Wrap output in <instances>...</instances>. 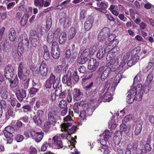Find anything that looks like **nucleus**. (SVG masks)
Listing matches in <instances>:
<instances>
[{
    "label": "nucleus",
    "mask_w": 154,
    "mask_h": 154,
    "mask_svg": "<svg viewBox=\"0 0 154 154\" xmlns=\"http://www.w3.org/2000/svg\"><path fill=\"white\" fill-rule=\"evenodd\" d=\"M110 80L108 81L105 84L104 88L105 93L104 94L100 97L98 99V101H103L104 102H109L112 99V95L111 93L115 90V88L110 87Z\"/></svg>",
    "instance_id": "f257e3e1"
},
{
    "label": "nucleus",
    "mask_w": 154,
    "mask_h": 154,
    "mask_svg": "<svg viewBox=\"0 0 154 154\" xmlns=\"http://www.w3.org/2000/svg\"><path fill=\"white\" fill-rule=\"evenodd\" d=\"M143 93V92H136L135 88H131L127 93V102L128 104H131L135 99L138 101L140 100L142 98Z\"/></svg>",
    "instance_id": "f03ea898"
},
{
    "label": "nucleus",
    "mask_w": 154,
    "mask_h": 154,
    "mask_svg": "<svg viewBox=\"0 0 154 154\" xmlns=\"http://www.w3.org/2000/svg\"><path fill=\"white\" fill-rule=\"evenodd\" d=\"M24 65L22 62L20 63L18 70V75L19 78L23 81H26L24 84V88L27 89L29 85V71L26 70L25 73H23V69Z\"/></svg>",
    "instance_id": "7ed1b4c3"
},
{
    "label": "nucleus",
    "mask_w": 154,
    "mask_h": 154,
    "mask_svg": "<svg viewBox=\"0 0 154 154\" xmlns=\"http://www.w3.org/2000/svg\"><path fill=\"white\" fill-rule=\"evenodd\" d=\"M61 138L63 139H67V134H57L53 138V143L55 146H57L59 149L62 148L63 147L62 141L61 140Z\"/></svg>",
    "instance_id": "20e7f679"
},
{
    "label": "nucleus",
    "mask_w": 154,
    "mask_h": 154,
    "mask_svg": "<svg viewBox=\"0 0 154 154\" xmlns=\"http://www.w3.org/2000/svg\"><path fill=\"white\" fill-rule=\"evenodd\" d=\"M14 70L13 67L11 65L9 64L6 66L4 69V74L7 79H10L13 77Z\"/></svg>",
    "instance_id": "39448f33"
},
{
    "label": "nucleus",
    "mask_w": 154,
    "mask_h": 154,
    "mask_svg": "<svg viewBox=\"0 0 154 154\" xmlns=\"http://www.w3.org/2000/svg\"><path fill=\"white\" fill-rule=\"evenodd\" d=\"M30 132L32 138L37 142H40L43 137L44 134L42 132H37L33 129L31 130Z\"/></svg>",
    "instance_id": "423d86ee"
},
{
    "label": "nucleus",
    "mask_w": 154,
    "mask_h": 154,
    "mask_svg": "<svg viewBox=\"0 0 154 154\" xmlns=\"http://www.w3.org/2000/svg\"><path fill=\"white\" fill-rule=\"evenodd\" d=\"M103 139L100 140L101 145H106L109 144V140L111 139V133L108 130H105L103 133Z\"/></svg>",
    "instance_id": "0eeeda50"
},
{
    "label": "nucleus",
    "mask_w": 154,
    "mask_h": 154,
    "mask_svg": "<svg viewBox=\"0 0 154 154\" xmlns=\"http://www.w3.org/2000/svg\"><path fill=\"white\" fill-rule=\"evenodd\" d=\"M131 54V53L130 52H128L124 55H120L119 56V58L120 57H121V61L119 67V69L121 70L122 69L125 65L128 58Z\"/></svg>",
    "instance_id": "6e6552de"
},
{
    "label": "nucleus",
    "mask_w": 154,
    "mask_h": 154,
    "mask_svg": "<svg viewBox=\"0 0 154 154\" xmlns=\"http://www.w3.org/2000/svg\"><path fill=\"white\" fill-rule=\"evenodd\" d=\"M63 120L64 122H66L63 123L61 125V130L62 131H67L68 127L72 125V123L71 122V121L72 120V118L70 116H67L63 118Z\"/></svg>",
    "instance_id": "1a4fd4ad"
},
{
    "label": "nucleus",
    "mask_w": 154,
    "mask_h": 154,
    "mask_svg": "<svg viewBox=\"0 0 154 154\" xmlns=\"http://www.w3.org/2000/svg\"><path fill=\"white\" fill-rule=\"evenodd\" d=\"M99 64V62L97 61L95 59L91 58L90 59L88 62V69L90 70V71L93 72L96 70Z\"/></svg>",
    "instance_id": "9d476101"
},
{
    "label": "nucleus",
    "mask_w": 154,
    "mask_h": 154,
    "mask_svg": "<svg viewBox=\"0 0 154 154\" xmlns=\"http://www.w3.org/2000/svg\"><path fill=\"white\" fill-rule=\"evenodd\" d=\"M97 48L95 46L90 47L85 49L82 53L81 55L86 58L92 55L96 50Z\"/></svg>",
    "instance_id": "9b49d317"
},
{
    "label": "nucleus",
    "mask_w": 154,
    "mask_h": 154,
    "mask_svg": "<svg viewBox=\"0 0 154 154\" xmlns=\"http://www.w3.org/2000/svg\"><path fill=\"white\" fill-rule=\"evenodd\" d=\"M109 29L107 28H104L102 29L101 31L99 33L97 38L98 40L100 42L104 41L106 38L108 36Z\"/></svg>",
    "instance_id": "f8f14e48"
},
{
    "label": "nucleus",
    "mask_w": 154,
    "mask_h": 154,
    "mask_svg": "<svg viewBox=\"0 0 154 154\" xmlns=\"http://www.w3.org/2000/svg\"><path fill=\"white\" fill-rule=\"evenodd\" d=\"M37 117L34 116L33 119L35 123L40 124L42 123V119L44 116V112L42 110H38L36 112Z\"/></svg>",
    "instance_id": "ddd939ff"
},
{
    "label": "nucleus",
    "mask_w": 154,
    "mask_h": 154,
    "mask_svg": "<svg viewBox=\"0 0 154 154\" xmlns=\"http://www.w3.org/2000/svg\"><path fill=\"white\" fill-rule=\"evenodd\" d=\"M15 94L17 99L20 101H22L23 98H24L26 96V93L25 90H22L21 92L19 87L17 86L15 90Z\"/></svg>",
    "instance_id": "4468645a"
},
{
    "label": "nucleus",
    "mask_w": 154,
    "mask_h": 154,
    "mask_svg": "<svg viewBox=\"0 0 154 154\" xmlns=\"http://www.w3.org/2000/svg\"><path fill=\"white\" fill-rule=\"evenodd\" d=\"M94 23L93 18L92 16L89 17L86 19L85 24L84 28L86 31L89 30L92 27Z\"/></svg>",
    "instance_id": "2eb2a0df"
},
{
    "label": "nucleus",
    "mask_w": 154,
    "mask_h": 154,
    "mask_svg": "<svg viewBox=\"0 0 154 154\" xmlns=\"http://www.w3.org/2000/svg\"><path fill=\"white\" fill-rule=\"evenodd\" d=\"M114 69L111 67L107 68L102 73L101 75V80L103 81L112 72L115 71Z\"/></svg>",
    "instance_id": "dca6fc26"
},
{
    "label": "nucleus",
    "mask_w": 154,
    "mask_h": 154,
    "mask_svg": "<svg viewBox=\"0 0 154 154\" xmlns=\"http://www.w3.org/2000/svg\"><path fill=\"white\" fill-rule=\"evenodd\" d=\"M57 80L56 76L52 73L50 74L49 78L46 82L45 87L46 88H50L53 84Z\"/></svg>",
    "instance_id": "f3484780"
},
{
    "label": "nucleus",
    "mask_w": 154,
    "mask_h": 154,
    "mask_svg": "<svg viewBox=\"0 0 154 154\" xmlns=\"http://www.w3.org/2000/svg\"><path fill=\"white\" fill-rule=\"evenodd\" d=\"M110 57L111 59L108 63L107 65L109 66L110 65L111 68H112V69H114V71H115V69L117 67V65L118 64L119 62L118 60L119 59L116 56H113L112 57V56H110Z\"/></svg>",
    "instance_id": "a211bd4d"
},
{
    "label": "nucleus",
    "mask_w": 154,
    "mask_h": 154,
    "mask_svg": "<svg viewBox=\"0 0 154 154\" xmlns=\"http://www.w3.org/2000/svg\"><path fill=\"white\" fill-rule=\"evenodd\" d=\"M39 72L42 76H45L48 73V69L46 64L42 62L39 67Z\"/></svg>",
    "instance_id": "6ab92c4d"
},
{
    "label": "nucleus",
    "mask_w": 154,
    "mask_h": 154,
    "mask_svg": "<svg viewBox=\"0 0 154 154\" xmlns=\"http://www.w3.org/2000/svg\"><path fill=\"white\" fill-rule=\"evenodd\" d=\"M122 72H120V71L115 76L114 82L111 87H113V88L114 87L115 88V89H116V86L119 82L120 80L122 77Z\"/></svg>",
    "instance_id": "aec40b11"
},
{
    "label": "nucleus",
    "mask_w": 154,
    "mask_h": 154,
    "mask_svg": "<svg viewBox=\"0 0 154 154\" xmlns=\"http://www.w3.org/2000/svg\"><path fill=\"white\" fill-rule=\"evenodd\" d=\"M73 98L76 101L79 100L82 96L83 94L81 91L76 88H75L73 92Z\"/></svg>",
    "instance_id": "412c9836"
},
{
    "label": "nucleus",
    "mask_w": 154,
    "mask_h": 154,
    "mask_svg": "<svg viewBox=\"0 0 154 154\" xmlns=\"http://www.w3.org/2000/svg\"><path fill=\"white\" fill-rule=\"evenodd\" d=\"M62 82L64 84H66L68 86H70L72 83L71 75L69 74L64 75Z\"/></svg>",
    "instance_id": "4be33fe9"
},
{
    "label": "nucleus",
    "mask_w": 154,
    "mask_h": 154,
    "mask_svg": "<svg viewBox=\"0 0 154 154\" xmlns=\"http://www.w3.org/2000/svg\"><path fill=\"white\" fill-rule=\"evenodd\" d=\"M9 38L11 41H14L16 37V33L14 29L12 28L9 31Z\"/></svg>",
    "instance_id": "5701e85b"
},
{
    "label": "nucleus",
    "mask_w": 154,
    "mask_h": 154,
    "mask_svg": "<svg viewBox=\"0 0 154 154\" xmlns=\"http://www.w3.org/2000/svg\"><path fill=\"white\" fill-rule=\"evenodd\" d=\"M142 123L141 122L137 123L134 128V133L136 135L139 134L142 130Z\"/></svg>",
    "instance_id": "b1692460"
},
{
    "label": "nucleus",
    "mask_w": 154,
    "mask_h": 154,
    "mask_svg": "<svg viewBox=\"0 0 154 154\" xmlns=\"http://www.w3.org/2000/svg\"><path fill=\"white\" fill-rule=\"evenodd\" d=\"M66 40V33L64 32H61L59 38V41L60 44H63Z\"/></svg>",
    "instance_id": "393cba45"
},
{
    "label": "nucleus",
    "mask_w": 154,
    "mask_h": 154,
    "mask_svg": "<svg viewBox=\"0 0 154 154\" xmlns=\"http://www.w3.org/2000/svg\"><path fill=\"white\" fill-rule=\"evenodd\" d=\"M138 144L137 143L135 142H131L127 146V148L128 149L134 151L137 149Z\"/></svg>",
    "instance_id": "a878e982"
},
{
    "label": "nucleus",
    "mask_w": 154,
    "mask_h": 154,
    "mask_svg": "<svg viewBox=\"0 0 154 154\" xmlns=\"http://www.w3.org/2000/svg\"><path fill=\"white\" fill-rule=\"evenodd\" d=\"M125 123H122L120 125V131L121 132H124L125 133H128L130 131L131 127H126Z\"/></svg>",
    "instance_id": "bb28decb"
},
{
    "label": "nucleus",
    "mask_w": 154,
    "mask_h": 154,
    "mask_svg": "<svg viewBox=\"0 0 154 154\" xmlns=\"http://www.w3.org/2000/svg\"><path fill=\"white\" fill-rule=\"evenodd\" d=\"M105 48H101L98 51L97 53V56L99 59H101L104 56L105 53Z\"/></svg>",
    "instance_id": "cd10ccee"
},
{
    "label": "nucleus",
    "mask_w": 154,
    "mask_h": 154,
    "mask_svg": "<svg viewBox=\"0 0 154 154\" xmlns=\"http://www.w3.org/2000/svg\"><path fill=\"white\" fill-rule=\"evenodd\" d=\"M76 30L75 28L72 27L69 30L68 32V38L69 39H72L75 36Z\"/></svg>",
    "instance_id": "c85d7f7f"
},
{
    "label": "nucleus",
    "mask_w": 154,
    "mask_h": 154,
    "mask_svg": "<svg viewBox=\"0 0 154 154\" xmlns=\"http://www.w3.org/2000/svg\"><path fill=\"white\" fill-rule=\"evenodd\" d=\"M9 81L10 83V86L11 88H13L17 87L18 84V79L17 77L15 78L14 80H12L11 79Z\"/></svg>",
    "instance_id": "c756f323"
},
{
    "label": "nucleus",
    "mask_w": 154,
    "mask_h": 154,
    "mask_svg": "<svg viewBox=\"0 0 154 154\" xmlns=\"http://www.w3.org/2000/svg\"><path fill=\"white\" fill-rule=\"evenodd\" d=\"M43 49L44 51L43 56L44 58L46 60H48L50 58V55L47 46L45 45H44Z\"/></svg>",
    "instance_id": "7c9ffc66"
},
{
    "label": "nucleus",
    "mask_w": 154,
    "mask_h": 154,
    "mask_svg": "<svg viewBox=\"0 0 154 154\" xmlns=\"http://www.w3.org/2000/svg\"><path fill=\"white\" fill-rule=\"evenodd\" d=\"M60 50L57 49L51 51V56L54 59H57L59 58L60 54Z\"/></svg>",
    "instance_id": "2f4dec72"
},
{
    "label": "nucleus",
    "mask_w": 154,
    "mask_h": 154,
    "mask_svg": "<svg viewBox=\"0 0 154 154\" xmlns=\"http://www.w3.org/2000/svg\"><path fill=\"white\" fill-rule=\"evenodd\" d=\"M152 149V147L148 143H146L145 146V149H143L140 150L139 153L143 152L144 153H147L148 152L150 151Z\"/></svg>",
    "instance_id": "473e14b6"
},
{
    "label": "nucleus",
    "mask_w": 154,
    "mask_h": 154,
    "mask_svg": "<svg viewBox=\"0 0 154 154\" xmlns=\"http://www.w3.org/2000/svg\"><path fill=\"white\" fill-rule=\"evenodd\" d=\"M119 52V48L117 47H114L112 49L110 54L112 55V57L116 56Z\"/></svg>",
    "instance_id": "72a5a7b5"
},
{
    "label": "nucleus",
    "mask_w": 154,
    "mask_h": 154,
    "mask_svg": "<svg viewBox=\"0 0 154 154\" xmlns=\"http://www.w3.org/2000/svg\"><path fill=\"white\" fill-rule=\"evenodd\" d=\"M52 125V122L48 121L45 122L44 124V131L45 132H48Z\"/></svg>",
    "instance_id": "f704fd0d"
},
{
    "label": "nucleus",
    "mask_w": 154,
    "mask_h": 154,
    "mask_svg": "<svg viewBox=\"0 0 154 154\" xmlns=\"http://www.w3.org/2000/svg\"><path fill=\"white\" fill-rule=\"evenodd\" d=\"M29 17V15L28 14H25L22 17L20 21V23L22 26H24L26 24Z\"/></svg>",
    "instance_id": "c9c22d12"
},
{
    "label": "nucleus",
    "mask_w": 154,
    "mask_h": 154,
    "mask_svg": "<svg viewBox=\"0 0 154 154\" xmlns=\"http://www.w3.org/2000/svg\"><path fill=\"white\" fill-rule=\"evenodd\" d=\"M5 131L8 133V134L11 135L14 131V128L11 126H8L5 128Z\"/></svg>",
    "instance_id": "e433bc0d"
},
{
    "label": "nucleus",
    "mask_w": 154,
    "mask_h": 154,
    "mask_svg": "<svg viewBox=\"0 0 154 154\" xmlns=\"http://www.w3.org/2000/svg\"><path fill=\"white\" fill-rule=\"evenodd\" d=\"M48 120L49 122L54 123L56 122V120L53 112H50L48 115Z\"/></svg>",
    "instance_id": "4c0bfd02"
},
{
    "label": "nucleus",
    "mask_w": 154,
    "mask_h": 154,
    "mask_svg": "<svg viewBox=\"0 0 154 154\" xmlns=\"http://www.w3.org/2000/svg\"><path fill=\"white\" fill-rule=\"evenodd\" d=\"M34 5L37 7H42L44 5V0H34Z\"/></svg>",
    "instance_id": "58836bf2"
},
{
    "label": "nucleus",
    "mask_w": 154,
    "mask_h": 154,
    "mask_svg": "<svg viewBox=\"0 0 154 154\" xmlns=\"http://www.w3.org/2000/svg\"><path fill=\"white\" fill-rule=\"evenodd\" d=\"M141 80V78L140 76V73L137 75L134 78L133 83V86H136L137 84V83Z\"/></svg>",
    "instance_id": "ea45409f"
},
{
    "label": "nucleus",
    "mask_w": 154,
    "mask_h": 154,
    "mask_svg": "<svg viewBox=\"0 0 154 154\" xmlns=\"http://www.w3.org/2000/svg\"><path fill=\"white\" fill-rule=\"evenodd\" d=\"M31 43L32 46L35 47L39 44V41L38 38L36 36L32 38L31 41Z\"/></svg>",
    "instance_id": "a19ab883"
},
{
    "label": "nucleus",
    "mask_w": 154,
    "mask_h": 154,
    "mask_svg": "<svg viewBox=\"0 0 154 154\" xmlns=\"http://www.w3.org/2000/svg\"><path fill=\"white\" fill-rule=\"evenodd\" d=\"M52 25V20L51 17H48L46 20V30H48L50 29Z\"/></svg>",
    "instance_id": "79ce46f5"
},
{
    "label": "nucleus",
    "mask_w": 154,
    "mask_h": 154,
    "mask_svg": "<svg viewBox=\"0 0 154 154\" xmlns=\"http://www.w3.org/2000/svg\"><path fill=\"white\" fill-rule=\"evenodd\" d=\"M88 60V58H86L81 55L78 60V62L80 64H84Z\"/></svg>",
    "instance_id": "37998d69"
},
{
    "label": "nucleus",
    "mask_w": 154,
    "mask_h": 154,
    "mask_svg": "<svg viewBox=\"0 0 154 154\" xmlns=\"http://www.w3.org/2000/svg\"><path fill=\"white\" fill-rule=\"evenodd\" d=\"M5 138H4V139L7 141V143L9 144L11 143L13 141V139L11 137V135H8V133H5Z\"/></svg>",
    "instance_id": "c03bdc74"
},
{
    "label": "nucleus",
    "mask_w": 154,
    "mask_h": 154,
    "mask_svg": "<svg viewBox=\"0 0 154 154\" xmlns=\"http://www.w3.org/2000/svg\"><path fill=\"white\" fill-rule=\"evenodd\" d=\"M102 148L104 149L103 153L104 154H108L110 153V151L108 149V146L109 144H106V145H101Z\"/></svg>",
    "instance_id": "a18cd8bd"
},
{
    "label": "nucleus",
    "mask_w": 154,
    "mask_h": 154,
    "mask_svg": "<svg viewBox=\"0 0 154 154\" xmlns=\"http://www.w3.org/2000/svg\"><path fill=\"white\" fill-rule=\"evenodd\" d=\"M59 107L61 109H64L67 107V102L65 100H61L59 104Z\"/></svg>",
    "instance_id": "49530a36"
},
{
    "label": "nucleus",
    "mask_w": 154,
    "mask_h": 154,
    "mask_svg": "<svg viewBox=\"0 0 154 154\" xmlns=\"http://www.w3.org/2000/svg\"><path fill=\"white\" fill-rule=\"evenodd\" d=\"M8 45L6 42H4L3 43L0 44V51L2 48L4 51L6 52L8 49Z\"/></svg>",
    "instance_id": "de8ad7c7"
},
{
    "label": "nucleus",
    "mask_w": 154,
    "mask_h": 154,
    "mask_svg": "<svg viewBox=\"0 0 154 154\" xmlns=\"http://www.w3.org/2000/svg\"><path fill=\"white\" fill-rule=\"evenodd\" d=\"M81 107L80 104L79 103H75L74 104L73 107L74 112L75 113H78Z\"/></svg>",
    "instance_id": "09e8293b"
},
{
    "label": "nucleus",
    "mask_w": 154,
    "mask_h": 154,
    "mask_svg": "<svg viewBox=\"0 0 154 154\" xmlns=\"http://www.w3.org/2000/svg\"><path fill=\"white\" fill-rule=\"evenodd\" d=\"M99 7L101 8L100 11L103 13L106 12V10L105 9L107 7V5L106 4L102 2L100 5Z\"/></svg>",
    "instance_id": "8fccbe9b"
},
{
    "label": "nucleus",
    "mask_w": 154,
    "mask_h": 154,
    "mask_svg": "<svg viewBox=\"0 0 154 154\" xmlns=\"http://www.w3.org/2000/svg\"><path fill=\"white\" fill-rule=\"evenodd\" d=\"M22 108L23 109V111L24 112H30L32 111V108L29 105L24 106L22 107Z\"/></svg>",
    "instance_id": "3c124183"
},
{
    "label": "nucleus",
    "mask_w": 154,
    "mask_h": 154,
    "mask_svg": "<svg viewBox=\"0 0 154 154\" xmlns=\"http://www.w3.org/2000/svg\"><path fill=\"white\" fill-rule=\"evenodd\" d=\"M76 128V127L75 126L72 127L71 129H69L68 131L67 132H66V133L65 134H67V138L68 137V136L69 137H70L71 136V135H70L69 134H72L75 132V129Z\"/></svg>",
    "instance_id": "603ef678"
},
{
    "label": "nucleus",
    "mask_w": 154,
    "mask_h": 154,
    "mask_svg": "<svg viewBox=\"0 0 154 154\" xmlns=\"http://www.w3.org/2000/svg\"><path fill=\"white\" fill-rule=\"evenodd\" d=\"M60 50L58 43L56 42H54L52 43L51 45V51L55 50Z\"/></svg>",
    "instance_id": "864d4df0"
},
{
    "label": "nucleus",
    "mask_w": 154,
    "mask_h": 154,
    "mask_svg": "<svg viewBox=\"0 0 154 154\" xmlns=\"http://www.w3.org/2000/svg\"><path fill=\"white\" fill-rule=\"evenodd\" d=\"M1 97L3 98H6L8 96V93L5 89H2L1 91Z\"/></svg>",
    "instance_id": "5fc2aeb1"
},
{
    "label": "nucleus",
    "mask_w": 154,
    "mask_h": 154,
    "mask_svg": "<svg viewBox=\"0 0 154 154\" xmlns=\"http://www.w3.org/2000/svg\"><path fill=\"white\" fill-rule=\"evenodd\" d=\"M109 125H111V128L112 129H114L117 125V123L114 119H112L109 123Z\"/></svg>",
    "instance_id": "6e6d98bb"
},
{
    "label": "nucleus",
    "mask_w": 154,
    "mask_h": 154,
    "mask_svg": "<svg viewBox=\"0 0 154 154\" xmlns=\"http://www.w3.org/2000/svg\"><path fill=\"white\" fill-rule=\"evenodd\" d=\"M135 86H134V87L135 88L136 91V92H143V89L142 85L141 84L139 83L137 84V86L136 88Z\"/></svg>",
    "instance_id": "4d7b16f0"
},
{
    "label": "nucleus",
    "mask_w": 154,
    "mask_h": 154,
    "mask_svg": "<svg viewBox=\"0 0 154 154\" xmlns=\"http://www.w3.org/2000/svg\"><path fill=\"white\" fill-rule=\"evenodd\" d=\"M57 90L55 91V92L57 91ZM56 97V93L54 92L53 93H51L49 97V100L51 102H53L54 101Z\"/></svg>",
    "instance_id": "13d9d810"
},
{
    "label": "nucleus",
    "mask_w": 154,
    "mask_h": 154,
    "mask_svg": "<svg viewBox=\"0 0 154 154\" xmlns=\"http://www.w3.org/2000/svg\"><path fill=\"white\" fill-rule=\"evenodd\" d=\"M86 112L85 111L83 110L81 112L79 116L82 120H84L86 119Z\"/></svg>",
    "instance_id": "bf43d9fd"
},
{
    "label": "nucleus",
    "mask_w": 154,
    "mask_h": 154,
    "mask_svg": "<svg viewBox=\"0 0 154 154\" xmlns=\"http://www.w3.org/2000/svg\"><path fill=\"white\" fill-rule=\"evenodd\" d=\"M132 118V116L130 115L126 116L124 118L122 121V123H126L130 121Z\"/></svg>",
    "instance_id": "052dcab7"
},
{
    "label": "nucleus",
    "mask_w": 154,
    "mask_h": 154,
    "mask_svg": "<svg viewBox=\"0 0 154 154\" xmlns=\"http://www.w3.org/2000/svg\"><path fill=\"white\" fill-rule=\"evenodd\" d=\"M13 114V112L11 109H8V114L5 113V119H8L9 118V116H12Z\"/></svg>",
    "instance_id": "680f3d73"
},
{
    "label": "nucleus",
    "mask_w": 154,
    "mask_h": 154,
    "mask_svg": "<svg viewBox=\"0 0 154 154\" xmlns=\"http://www.w3.org/2000/svg\"><path fill=\"white\" fill-rule=\"evenodd\" d=\"M54 33L50 31L47 36V40L48 41H50V40H51L53 39L54 36Z\"/></svg>",
    "instance_id": "e2e57ef3"
},
{
    "label": "nucleus",
    "mask_w": 154,
    "mask_h": 154,
    "mask_svg": "<svg viewBox=\"0 0 154 154\" xmlns=\"http://www.w3.org/2000/svg\"><path fill=\"white\" fill-rule=\"evenodd\" d=\"M86 15L87 14L86 11L85 10L82 9L80 13V18L82 19H84L85 18Z\"/></svg>",
    "instance_id": "0e129e2a"
},
{
    "label": "nucleus",
    "mask_w": 154,
    "mask_h": 154,
    "mask_svg": "<svg viewBox=\"0 0 154 154\" xmlns=\"http://www.w3.org/2000/svg\"><path fill=\"white\" fill-rule=\"evenodd\" d=\"M152 63H149V65L146 67H144L142 69V71L144 73L146 72L151 68Z\"/></svg>",
    "instance_id": "69168bd1"
},
{
    "label": "nucleus",
    "mask_w": 154,
    "mask_h": 154,
    "mask_svg": "<svg viewBox=\"0 0 154 154\" xmlns=\"http://www.w3.org/2000/svg\"><path fill=\"white\" fill-rule=\"evenodd\" d=\"M30 154H37V151L35 147L31 146L29 149Z\"/></svg>",
    "instance_id": "338daca9"
},
{
    "label": "nucleus",
    "mask_w": 154,
    "mask_h": 154,
    "mask_svg": "<svg viewBox=\"0 0 154 154\" xmlns=\"http://www.w3.org/2000/svg\"><path fill=\"white\" fill-rule=\"evenodd\" d=\"M24 137L23 136L20 134L17 135L15 138V139L17 142H20L22 141Z\"/></svg>",
    "instance_id": "774afa93"
}]
</instances>
